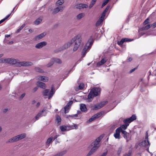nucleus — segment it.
<instances>
[{
  "mask_svg": "<svg viewBox=\"0 0 156 156\" xmlns=\"http://www.w3.org/2000/svg\"><path fill=\"white\" fill-rule=\"evenodd\" d=\"M82 38L80 35L76 36L69 41L66 43L64 45L62 50L66 49L69 47L73 42H75L73 50L74 51H76L78 48L81 42Z\"/></svg>",
  "mask_w": 156,
  "mask_h": 156,
  "instance_id": "obj_1",
  "label": "nucleus"
},
{
  "mask_svg": "<svg viewBox=\"0 0 156 156\" xmlns=\"http://www.w3.org/2000/svg\"><path fill=\"white\" fill-rule=\"evenodd\" d=\"M103 136H104L103 135L100 136L90 145L89 147H91L92 148L86 156H90L97 151L100 146L99 142Z\"/></svg>",
  "mask_w": 156,
  "mask_h": 156,
  "instance_id": "obj_2",
  "label": "nucleus"
},
{
  "mask_svg": "<svg viewBox=\"0 0 156 156\" xmlns=\"http://www.w3.org/2000/svg\"><path fill=\"white\" fill-rule=\"evenodd\" d=\"M4 61L8 63L15 65L17 66H32L33 64L32 62H19L18 60L12 58H7L4 60Z\"/></svg>",
  "mask_w": 156,
  "mask_h": 156,
  "instance_id": "obj_3",
  "label": "nucleus"
},
{
  "mask_svg": "<svg viewBox=\"0 0 156 156\" xmlns=\"http://www.w3.org/2000/svg\"><path fill=\"white\" fill-rule=\"evenodd\" d=\"M93 38L91 37L86 44L82 52V54L83 57L85 56L86 54L89 51L91 48L93 44Z\"/></svg>",
  "mask_w": 156,
  "mask_h": 156,
  "instance_id": "obj_4",
  "label": "nucleus"
},
{
  "mask_svg": "<svg viewBox=\"0 0 156 156\" xmlns=\"http://www.w3.org/2000/svg\"><path fill=\"white\" fill-rule=\"evenodd\" d=\"M100 88L98 87H95L92 89L88 95V98L90 100L93 98L98 95L100 94Z\"/></svg>",
  "mask_w": 156,
  "mask_h": 156,
  "instance_id": "obj_5",
  "label": "nucleus"
},
{
  "mask_svg": "<svg viewBox=\"0 0 156 156\" xmlns=\"http://www.w3.org/2000/svg\"><path fill=\"white\" fill-rule=\"evenodd\" d=\"M55 89L54 86L52 85L50 91L49 92V90L48 89L45 90L43 92V95L44 96H48V98L50 99L55 93Z\"/></svg>",
  "mask_w": 156,
  "mask_h": 156,
  "instance_id": "obj_6",
  "label": "nucleus"
},
{
  "mask_svg": "<svg viewBox=\"0 0 156 156\" xmlns=\"http://www.w3.org/2000/svg\"><path fill=\"white\" fill-rule=\"evenodd\" d=\"M139 144L140 146L146 147L147 148V150L148 149L150 145V143L148 140L147 134L145 136V140L140 143Z\"/></svg>",
  "mask_w": 156,
  "mask_h": 156,
  "instance_id": "obj_7",
  "label": "nucleus"
},
{
  "mask_svg": "<svg viewBox=\"0 0 156 156\" xmlns=\"http://www.w3.org/2000/svg\"><path fill=\"white\" fill-rule=\"evenodd\" d=\"M107 103V101H104L100 102L98 104L95 105L91 107V109L93 110H96L99 109L103 107L106 105Z\"/></svg>",
  "mask_w": 156,
  "mask_h": 156,
  "instance_id": "obj_8",
  "label": "nucleus"
},
{
  "mask_svg": "<svg viewBox=\"0 0 156 156\" xmlns=\"http://www.w3.org/2000/svg\"><path fill=\"white\" fill-rule=\"evenodd\" d=\"M136 117L135 115H133L131 117L129 118L124 119L123 120V122L126 125H129V123L136 120Z\"/></svg>",
  "mask_w": 156,
  "mask_h": 156,
  "instance_id": "obj_9",
  "label": "nucleus"
},
{
  "mask_svg": "<svg viewBox=\"0 0 156 156\" xmlns=\"http://www.w3.org/2000/svg\"><path fill=\"white\" fill-rule=\"evenodd\" d=\"M103 112H101L94 115L89 120V122H90L100 117L104 113Z\"/></svg>",
  "mask_w": 156,
  "mask_h": 156,
  "instance_id": "obj_10",
  "label": "nucleus"
},
{
  "mask_svg": "<svg viewBox=\"0 0 156 156\" xmlns=\"http://www.w3.org/2000/svg\"><path fill=\"white\" fill-rule=\"evenodd\" d=\"M88 5L84 4H79L76 5L75 7L76 9H82L87 8H88Z\"/></svg>",
  "mask_w": 156,
  "mask_h": 156,
  "instance_id": "obj_11",
  "label": "nucleus"
},
{
  "mask_svg": "<svg viewBox=\"0 0 156 156\" xmlns=\"http://www.w3.org/2000/svg\"><path fill=\"white\" fill-rule=\"evenodd\" d=\"M47 43L45 41H43L37 44L35 46V48H40L47 44Z\"/></svg>",
  "mask_w": 156,
  "mask_h": 156,
  "instance_id": "obj_12",
  "label": "nucleus"
},
{
  "mask_svg": "<svg viewBox=\"0 0 156 156\" xmlns=\"http://www.w3.org/2000/svg\"><path fill=\"white\" fill-rule=\"evenodd\" d=\"M38 80L44 82H47L48 81V78L47 77L42 76H38L37 77Z\"/></svg>",
  "mask_w": 156,
  "mask_h": 156,
  "instance_id": "obj_13",
  "label": "nucleus"
},
{
  "mask_svg": "<svg viewBox=\"0 0 156 156\" xmlns=\"http://www.w3.org/2000/svg\"><path fill=\"white\" fill-rule=\"evenodd\" d=\"M56 62L57 63H58V59L56 58H53L52 59L51 61L47 65L48 67H50L53 65L54 62Z\"/></svg>",
  "mask_w": 156,
  "mask_h": 156,
  "instance_id": "obj_14",
  "label": "nucleus"
},
{
  "mask_svg": "<svg viewBox=\"0 0 156 156\" xmlns=\"http://www.w3.org/2000/svg\"><path fill=\"white\" fill-rule=\"evenodd\" d=\"M45 111V110L43 109L41 111L39 112L35 117L36 120H37L40 117L42 116H43L44 115H42L43 113ZM44 115L45 116V115Z\"/></svg>",
  "mask_w": 156,
  "mask_h": 156,
  "instance_id": "obj_15",
  "label": "nucleus"
},
{
  "mask_svg": "<svg viewBox=\"0 0 156 156\" xmlns=\"http://www.w3.org/2000/svg\"><path fill=\"white\" fill-rule=\"evenodd\" d=\"M80 109L81 111L86 112L87 111V108L85 105L83 104H81L80 105Z\"/></svg>",
  "mask_w": 156,
  "mask_h": 156,
  "instance_id": "obj_16",
  "label": "nucleus"
},
{
  "mask_svg": "<svg viewBox=\"0 0 156 156\" xmlns=\"http://www.w3.org/2000/svg\"><path fill=\"white\" fill-rule=\"evenodd\" d=\"M121 131L117 129L115 130V133L114 134V136L116 139H119L120 138V133Z\"/></svg>",
  "mask_w": 156,
  "mask_h": 156,
  "instance_id": "obj_17",
  "label": "nucleus"
},
{
  "mask_svg": "<svg viewBox=\"0 0 156 156\" xmlns=\"http://www.w3.org/2000/svg\"><path fill=\"white\" fill-rule=\"evenodd\" d=\"M128 126V125L127 124V125H126L125 124H122L121 125L120 127H118L117 129L121 132V131L123 130V129H126Z\"/></svg>",
  "mask_w": 156,
  "mask_h": 156,
  "instance_id": "obj_18",
  "label": "nucleus"
},
{
  "mask_svg": "<svg viewBox=\"0 0 156 156\" xmlns=\"http://www.w3.org/2000/svg\"><path fill=\"white\" fill-rule=\"evenodd\" d=\"M107 60L105 58H102L101 60L98 62L97 64V66H99L105 64Z\"/></svg>",
  "mask_w": 156,
  "mask_h": 156,
  "instance_id": "obj_19",
  "label": "nucleus"
},
{
  "mask_svg": "<svg viewBox=\"0 0 156 156\" xmlns=\"http://www.w3.org/2000/svg\"><path fill=\"white\" fill-rule=\"evenodd\" d=\"M37 84L40 87L43 89H45L46 87L45 84L41 82H37Z\"/></svg>",
  "mask_w": 156,
  "mask_h": 156,
  "instance_id": "obj_20",
  "label": "nucleus"
},
{
  "mask_svg": "<svg viewBox=\"0 0 156 156\" xmlns=\"http://www.w3.org/2000/svg\"><path fill=\"white\" fill-rule=\"evenodd\" d=\"M56 7L54 9V10L52 12L53 14H56L58 12V0L56 3Z\"/></svg>",
  "mask_w": 156,
  "mask_h": 156,
  "instance_id": "obj_21",
  "label": "nucleus"
},
{
  "mask_svg": "<svg viewBox=\"0 0 156 156\" xmlns=\"http://www.w3.org/2000/svg\"><path fill=\"white\" fill-rule=\"evenodd\" d=\"M16 136L18 140H21L25 138L26 136V134L25 133H23L17 135Z\"/></svg>",
  "mask_w": 156,
  "mask_h": 156,
  "instance_id": "obj_22",
  "label": "nucleus"
},
{
  "mask_svg": "<svg viewBox=\"0 0 156 156\" xmlns=\"http://www.w3.org/2000/svg\"><path fill=\"white\" fill-rule=\"evenodd\" d=\"M46 34L45 33H42L40 34L37 35L35 37L36 40H39L43 37L46 35Z\"/></svg>",
  "mask_w": 156,
  "mask_h": 156,
  "instance_id": "obj_23",
  "label": "nucleus"
},
{
  "mask_svg": "<svg viewBox=\"0 0 156 156\" xmlns=\"http://www.w3.org/2000/svg\"><path fill=\"white\" fill-rule=\"evenodd\" d=\"M18 141L16 136H15L12 137V138L9 139V140L8 141L6 142L7 143H12L15 141Z\"/></svg>",
  "mask_w": 156,
  "mask_h": 156,
  "instance_id": "obj_24",
  "label": "nucleus"
},
{
  "mask_svg": "<svg viewBox=\"0 0 156 156\" xmlns=\"http://www.w3.org/2000/svg\"><path fill=\"white\" fill-rule=\"evenodd\" d=\"M60 129L62 132H65L68 131L67 126L64 125L61 126L60 127Z\"/></svg>",
  "mask_w": 156,
  "mask_h": 156,
  "instance_id": "obj_25",
  "label": "nucleus"
},
{
  "mask_svg": "<svg viewBox=\"0 0 156 156\" xmlns=\"http://www.w3.org/2000/svg\"><path fill=\"white\" fill-rule=\"evenodd\" d=\"M123 137L126 140L127 142L130 139L131 137L130 134L128 133L127 134L123 135Z\"/></svg>",
  "mask_w": 156,
  "mask_h": 156,
  "instance_id": "obj_26",
  "label": "nucleus"
},
{
  "mask_svg": "<svg viewBox=\"0 0 156 156\" xmlns=\"http://www.w3.org/2000/svg\"><path fill=\"white\" fill-rule=\"evenodd\" d=\"M84 16V14L83 13H80L76 16V18L78 20H80L82 19Z\"/></svg>",
  "mask_w": 156,
  "mask_h": 156,
  "instance_id": "obj_27",
  "label": "nucleus"
},
{
  "mask_svg": "<svg viewBox=\"0 0 156 156\" xmlns=\"http://www.w3.org/2000/svg\"><path fill=\"white\" fill-rule=\"evenodd\" d=\"M103 20L101 19V18H100L97 21L96 24V26H98L100 25L102 22Z\"/></svg>",
  "mask_w": 156,
  "mask_h": 156,
  "instance_id": "obj_28",
  "label": "nucleus"
},
{
  "mask_svg": "<svg viewBox=\"0 0 156 156\" xmlns=\"http://www.w3.org/2000/svg\"><path fill=\"white\" fill-rule=\"evenodd\" d=\"M42 19L40 18H38L37 19L34 21V23L35 24L38 25L40 24V22L42 21Z\"/></svg>",
  "mask_w": 156,
  "mask_h": 156,
  "instance_id": "obj_29",
  "label": "nucleus"
},
{
  "mask_svg": "<svg viewBox=\"0 0 156 156\" xmlns=\"http://www.w3.org/2000/svg\"><path fill=\"white\" fill-rule=\"evenodd\" d=\"M84 87V84L83 83H80L77 89V90H81L83 89Z\"/></svg>",
  "mask_w": 156,
  "mask_h": 156,
  "instance_id": "obj_30",
  "label": "nucleus"
},
{
  "mask_svg": "<svg viewBox=\"0 0 156 156\" xmlns=\"http://www.w3.org/2000/svg\"><path fill=\"white\" fill-rule=\"evenodd\" d=\"M124 42H129L133 40V39H130L128 38H125L122 39Z\"/></svg>",
  "mask_w": 156,
  "mask_h": 156,
  "instance_id": "obj_31",
  "label": "nucleus"
},
{
  "mask_svg": "<svg viewBox=\"0 0 156 156\" xmlns=\"http://www.w3.org/2000/svg\"><path fill=\"white\" fill-rule=\"evenodd\" d=\"M35 70L37 72H38L41 73H43L44 71L42 69H41L38 67H36L35 68Z\"/></svg>",
  "mask_w": 156,
  "mask_h": 156,
  "instance_id": "obj_32",
  "label": "nucleus"
},
{
  "mask_svg": "<svg viewBox=\"0 0 156 156\" xmlns=\"http://www.w3.org/2000/svg\"><path fill=\"white\" fill-rule=\"evenodd\" d=\"M25 24L24 23L22 24V25L19 28L16 30V33H19L21 30H22V29L25 27Z\"/></svg>",
  "mask_w": 156,
  "mask_h": 156,
  "instance_id": "obj_33",
  "label": "nucleus"
},
{
  "mask_svg": "<svg viewBox=\"0 0 156 156\" xmlns=\"http://www.w3.org/2000/svg\"><path fill=\"white\" fill-rule=\"evenodd\" d=\"M70 108V107H69L66 105L65 106L64 108V111L65 114L68 113L69 112Z\"/></svg>",
  "mask_w": 156,
  "mask_h": 156,
  "instance_id": "obj_34",
  "label": "nucleus"
},
{
  "mask_svg": "<svg viewBox=\"0 0 156 156\" xmlns=\"http://www.w3.org/2000/svg\"><path fill=\"white\" fill-rule=\"evenodd\" d=\"M97 0H92L89 6V8L90 9L92 7H93V5L95 4Z\"/></svg>",
  "mask_w": 156,
  "mask_h": 156,
  "instance_id": "obj_35",
  "label": "nucleus"
},
{
  "mask_svg": "<svg viewBox=\"0 0 156 156\" xmlns=\"http://www.w3.org/2000/svg\"><path fill=\"white\" fill-rule=\"evenodd\" d=\"M122 148V146H121L118 148L117 152V154L118 155H120L121 153Z\"/></svg>",
  "mask_w": 156,
  "mask_h": 156,
  "instance_id": "obj_36",
  "label": "nucleus"
},
{
  "mask_svg": "<svg viewBox=\"0 0 156 156\" xmlns=\"http://www.w3.org/2000/svg\"><path fill=\"white\" fill-rule=\"evenodd\" d=\"M53 139L52 137H51L48 138L47 140V142H46V144H50L52 140Z\"/></svg>",
  "mask_w": 156,
  "mask_h": 156,
  "instance_id": "obj_37",
  "label": "nucleus"
},
{
  "mask_svg": "<svg viewBox=\"0 0 156 156\" xmlns=\"http://www.w3.org/2000/svg\"><path fill=\"white\" fill-rule=\"evenodd\" d=\"M150 27V24H148L144 27L142 28V29L143 30H147L149 29Z\"/></svg>",
  "mask_w": 156,
  "mask_h": 156,
  "instance_id": "obj_38",
  "label": "nucleus"
},
{
  "mask_svg": "<svg viewBox=\"0 0 156 156\" xmlns=\"http://www.w3.org/2000/svg\"><path fill=\"white\" fill-rule=\"evenodd\" d=\"M109 0H105L103 2V3L101 7H103L104 6H105L106 4H107L108 3V2Z\"/></svg>",
  "mask_w": 156,
  "mask_h": 156,
  "instance_id": "obj_39",
  "label": "nucleus"
},
{
  "mask_svg": "<svg viewBox=\"0 0 156 156\" xmlns=\"http://www.w3.org/2000/svg\"><path fill=\"white\" fill-rule=\"evenodd\" d=\"M66 152V150L60 152L59 153V156H62L63 155L65 154Z\"/></svg>",
  "mask_w": 156,
  "mask_h": 156,
  "instance_id": "obj_40",
  "label": "nucleus"
},
{
  "mask_svg": "<svg viewBox=\"0 0 156 156\" xmlns=\"http://www.w3.org/2000/svg\"><path fill=\"white\" fill-rule=\"evenodd\" d=\"M132 153V151L129 150L128 153H126L123 156H131Z\"/></svg>",
  "mask_w": 156,
  "mask_h": 156,
  "instance_id": "obj_41",
  "label": "nucleus"
},
{
  "mask_svg": "<svg viewBox=\"0 0 156 156\" xmlns=\"http://www.w3.org/2000/svg\"><path fill=\"white\" fill-rule=\"evenodd\" d=\"M67 129H68V131L73 129V125H70V126H67Z\"/></svg>",
  "mask_w": 156,
  "mask_h": 156,
  "instance_id": "obj_42",
  "label": "nucleus"
},
{
  "mask_svg": "<svg viewBox=\"0 0 156 156\" xmlns=\"http://www.w3.org/2000/svg\"><path fill=\"white\" fill-rule=\"evenodd\" d=\"M73 103V101H70L68 103L67 105H66L67 106L70 108V106Z\"/></svg>",
  "mask_w": 156,
  "mask_h": 156,
  "instance_id": "obj_43",
  "label": "nucleus"
},
{
  "mask_svg": "<svg viewBox=\"0 0 156 156\" xmlns=\"http://www.w3.org/2000/svg\"><path fill=\"white\" fill-rule=\"evenodd\" d=\"M56 123L58 125V115H56Z\"/></svg>",
  "mask_w": 156,
  "mask_h": 156,
  "instance_id": "obj_44",
  "label": "nucleus"
},
{
  "mask_svg": "<svg viewBox=\"0 0 156 156\" xmlns=\"http://www.w3.org/2000/svg\"><path fill=\"white\" fill-rule=\"evenodd\" d=\"M65 8L64 6H59V11H62Z\"/></svg>",
  "mask_w": 156,
  "mask_h": 156,
  "instance_id": "obj_45",
  "label": "nucleus"
},
{
  "mask_svg": "<svg viewBox=\"0 0 156 156\" xmlns=\"http://www.w3.org/2000/svg\"><path fill=\"white\" fill-rule=\"evenodd\" d=\"M81 112L80 111H77V114H76L75 115H73L72 116L73 118H76L78 116V114H79Z\"/></svg>",
  "mask_w": 156,
  "mask_h": 156,
  "instance_id": "obj_46",
  "label": "nucleus"
},
{
  "mask_svg": "<svg viewBox=\"0 0 156 156\" xmlns=\"http://www.w3.org/2000/svg\"><path fill=\"white\" fill-rule=\"evenodd\" d=\"M123 41L122 39H121V40L120 41H118V44L120 45H122L123 43H124V42Z\"/></svg>",
  "mask_w": 156,
  "mask_h": 156,
  "instance_id": "obj_47",
  "label": "nucleus"
},
{
  "mask_svg": "<svg viewBox=\"0 0 156 156\" xmlns=\"http://www.w3.org/2000/svg\"><path fill=\"white\" fill-rule=\"evenodd\" d=\"M105 13L103 12V13L102 14L101 16L100 17V18H101L102 20H103L105 16Z\"/></svg>",
  "mask_w": 156,
  "mask_h": 156,
  "instance_id": "obj_48",
  "label": "nucleus"
},
{
  "mask_svg": "<svg viewBox=\"0 0 156 156\" xmlns=\"http://www.w3.org/2000/svg\"><path fill=\"white\" fill-rule=\"evenodd\" d=\"M73 127L74 128L73 129H77L78 128V125L76 124H73Z\"/></svg>",
  "mask_w": 156,
  "mask_h": 156,
  "instance_id": "obj_49",
  "label": "nucleus"
},
{
  "mask_svg": "<svg viewBox=\"0 0 156 156\" xmlns=\"http://www.w3.org/2000/svg\"><path fill=\"white\" fill-rule=\"evenodd\" d=\"M38 89V87H35L33 90V92H35Z\"/></svg>",
  "mask_w": 156,
  "mask_h": 156,
  "instance_id": "obj_50",
  "label": "nucleus"
},
{
  "mask_svg": "<svg viewBox=\"0 0 156 156\" xmlns=\"http://www.w3.org/2000/svg\"><path fill=\"white\" fill-rule=\"evenodd\" d=\"M11 14V13L10 14L8 15L4 18L3 19V20H4V21L7 19L10 16Z\"/></svg>",
  "mask_w": 156,
  "mask_h": 156,
  "instance_id": "obj_51",
  "label": "nucleus"
},
{
  "mask_svg": "<svg viewBox=\"0 0 156 156\" xmlns=\"http://www.w3.org/2000/svg\"><path fill=\"white\" fill-rule=\"evenodd\" d=\"M107 154V151L103 153L100 156H106Z\"/></svg>",
  "mask_w": 156,
  "mask_h": 156,
  "instance_id": "obj_52",
  "label": "nucleus"
},
{
  "mask_svg": "<svg viewBox=\"0 0 156 156\" xmlns=\"http://www.w3.org/2000/svg\"><path fill=\"white\" fill-rule=\"evenodd\" d=\"M107 154V151L103 153L100 156H106Z\"/></svg>",
  "mask_w": 156,
  "mask_h": 156,
  "instance_id": "obj_53",
  "label": "nucleus"
},
{
  "mask_svg": "<svg viewBox=\"0 0 156 156\" xmlns=\"http://www.w3.org/2000/svg\"><path fill=\"white\" fill-rule=\"evenodd\" d=\"M121 132L124 135L128 134V133L124 130H122L121 131Z\"/></svg>",
  "mask_w": 156,
  "mask_h": 156,
  "instance_id": "obj_54",
  "label": "nucleus"
},
{
  "mask_svg": "<svg viewBox=\"0 0 156 156\" xmlns=\"http://www.w3.org/2000/svg\"><path fill=\"white\" fill-rule=\"evenodd\" d=\"M64 2V0H59V5H61Z\"/></svg>",
  "mask_w": 156,
  "mask_h": 156,
  "instance_id": "obj_55",
  "label": "nucleus"
},
{
  "mask_svg": "<svg viewBox=\"0 0 156 156\" xmlns=\"http://www.w3.org/2000/svg\"><path fill=\"white\" fill-rule=\"evenodd\" d=\"M149 23L148 19L147 18L146 19L144 22V23L145 24H147Z\"/></svg>",
  "mask_w": 156,
  "mask_h": 156,
  "instance_id": "obj_56",
  "label": "nucleus"
},
{
  "mask_svg": "<svg viewBox=\"0 0 156 156\" xmlns=\"http://www.w3.org/2000/svg\"><path fill=\"white\" fill-rule=\"evenodd\" d=\"M25 93H23V94L21 95V96H20V99H22V98H23L25 96Z\"/></svg>",
  "mask_w": 156,
  "mask_h": 156,
  "instance_id": "obj_57",
  "label": "nucleus"
},
{
  "mask_svg": "<svg viewBox=\"0 0 156 156\" xmlns=\"http://www.w3.org/2000/svg\"><path fill=\"white\" fill-rule=\"evenodd\" d=\"M109 8V6H107V7L104 10L103 12L105 13L106 12H107L108 11Z\"/></svg>",
  "mask_w": 156,
  "mask_h": 156,
  "instance_id": "obj_58",
  "label": "nucleus"
},
{
  "mask_svg": "<svg viewBox=\"0 0 156 156\" xmlns=\"http://www.w3.org/2000/svg\"><path fill=\"white\" fill-rule=\"evenodd\" d=\"M151 26H152L153 28H154L156 27V22H155L153 24L151 25Z\"/></svg>",
  "mask_w": 156,
  "mask_h": 156,
  "instance_id": "obj_59",
  "label": "nucleus"
},
{
  "mask_svg": "<svg viewBox=\"0 0 156 156\" xmlns=\"http://www.w3.org/2000/svg\"><path fill=\"white\" fill-rule=\"evenodd\" d=\"M136 69V68H134L133 69H132L131 70L129 71V73H132L135 70V69Z\"/></svg>",
  "mask_w": 156,
  "mask_h": 156,
  "instance_id": "obj_60",
  "label": "nucleus"
},
{
  "mask_svg": "<svg viewBox=\"0 0 156 156\" xmlns=\"http://www.w3.org/2000/svg\"><path fill=\"white\" fill-rule=\"evenodd\" d=\"M152 75H153L156 76V69L154 70L153 72Z\"/></svg>",
  "mask_w": 156,
  "mask_h": 156,
  "instance_id": "obj_61",
  "label": "nucleus"
},
{
  "mask_svg": "<svg viewBox=\"0 0 156 156\" xmlns=\"http://www.w3.org/2000/svg\"><path fill=\"white\" fill-rule=\"evenodd\" d=\"M40 102H38L36 105V107L38 108L40 105Z\"/></svg>",
  "mask_w": 156,
  "mask_h": 156,
  "instance_id": "obj_62",
  "label": "nucleus"
},
{
  "mask_svg": "<svg viewBox=\"0 0 156 156\" xmlns=\"http://www.w3.org/2000/svg\"><path fill=\"white\" fill-rule=\"evenodd\" d=\"M132 60V58H129L127 59V61L128 62H130V61H131Z\"/></svg>",
  "mask_w": 156,
  "mask_h": 156,
  "instance_id": "obj_63",
  "label": "nucleus"
},
{
  "mask_svg": "<svg viewBox=\"0 0 156 156\" xmlns=\"http://www.w3.org/2000/svg\"><path fill=\"white\" fill-rule=\"evenodd\" d=\"M29 32H30V33H32L34 31V30H33V29H29Z\"/></svg>",
  "mask_w": 156,
  "mask_h": 156,
  "instance_id": "obj_64",
  "label": "nucleus"
}]
</instances>
